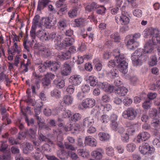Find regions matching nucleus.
<instances>
[{"label":"nucleus","mask_w":160,"mask_h":160,"mask_svg":"<svg viewBox=\"0 0 160 160\" xmlns=\"http://www.w3.org/2000/svg\"><path fill=\"white\" fill-rule=\"evenodd\" d=\"M140 152L146 157L151 159H153L154 156L155 149L153 147H150L148 143L143 142L139 148Z\"/></svg>","instance_id":"nucleus-1"},{"label":"nucleus","mask_w":160,"mask_h":160,"mask_svg":"<svg viewBox=\"0 0 160 160\" xmlns=\"http://www.w3.org/2000/svg\"><path fill=\"white\" fill-rule=\"evenodd\" d=\"M146 58L142 52L138 51H136L132 55L131 59L133 64L134 66L141 65V63L146 61Z\"/></svg>","instance_id":"nucleus-2"},{"label":"nucleus","mask_w":160,"mask_h":160,"mask_svg":"<svg viewBox=\"0 0 160 160\" xmlns=\"http://www.w3.org/2000/svg\"><path fill=\"white\" fill-rule=\"evenodd\" d=\"M122 116L125 118L129 120H133L137 117L138 112L134 108H129L123 112Z\"/></svg>","instance_id":"nucleus-3"},{"label":"nucleus","mask_w":160,"mask_h":160,"mask_svg":"<svg viewBox=\"0 0 160 160\" xmlns=\"http://www.w3.org/2000/svg\"><path fill=\"white\" fill-rule=\"evenodd\" d=\"M42 76L41 75H39L36 73H33V78L31 80L32 84L31 85V89L33 94H36L35 89H38L40 87V83L41 81V78Z\"/></svg>","instance_id":"nucleus-4"},{"label":"nucleus","mask_w":160,"mask_h":160,"mask_svg":"<svg viewBox=\"0 0 160 160\" xmlns=\"http://www.w3.org/2000/svg\"><path fill=\"white\" fill-rule=\"evenodd\" d=\"M56 23V19L49 18L43 17L40 20L39 26L43 25L47 28H50Z\"/></svg>","instance_id":"nucleus-5"},{"label":"nucleus","mask_w":160,"mask_h":160,"mask_svg":"<svg viewBox=\"0 0 160 160\" xmlns=\"http://www.w3.org/2000/svg\"><path fill=\"white\" fill-rule=\"evenodd\" d=\"M46 136L41 132H38V140L36 141L35 136H32L31 137V141L33 142V145L38 147L39 146L42 142H45L47 139Z\"/></svg>","instance_id":"nucleus-6"},{"label":"nucleus","mask_w":160,"mask_h":160,"mask_svg":"<svg viewBox=\"0 0 160 160\" xmlns=\"http://www.w3.org/2000/svg\"><path fill=\"white\" fill-rule=\"evenodd\" d=\"M82 108L80 105L78 106L79 108L82 109L83 108L85 109L92 108L95 104V100L92 98H87L83 100L81 103Z\"/></svg>","instance_id":"nucleus-7"},{"label":"nucleus","mask_w":160,"mask_h":160,"mask_svg":"<svg viewBox=\"0 0 160 160\" xmlns=\"http://www.w3.org/2000/svg\"><path fill=\"white\" fill-rule=\"evenodd\" d=\"M128 15L127 12L124 11V13L122 12L121 15H117L115 17L116 22L117 23L119 21L122 25H126L129 22V19L127 16Z\"/></svg>","instance_id":"nucleus-8"},{"label":"nucleus","mask_w":160,"mask_h":160,"mask_svg":"<svg viewBox=\"0 0 160 160\" xmlns=\"http://www.w3.org/2000/svg\"><path fill=\"white\" fill-rule=\"evenodd\" d=\"M156 42L151 40L146 42L144 46L143 52L144 53H150L153 49V46L155 45Z\"/></svg>","instance_id":"nucleus-9"},{"label":"nucleus","mask_w":160,"mask_h":160,"mask_svg":"<svg viewBox=\"0 0 160 160\" xmlns=\"http://www.w3.org/2000/svg\"><path fill=\"white\" fill-rule=\"evenodd\" d=\"M144 31L145 32L144 33V37L146 38H148V37L149 36H152V38H154V36L158 35L159 33V31L157 28H150L146 29Z\"/></svg>","instance_id":"nucleus-10"},{"label":"nucleus","mask_w":160,"mask_h":160,"mask_svg":"<svg viewBox=\"0 0 160 160\" xmlns=\"http://www.w3.org/2000/svg\"><path fill=\"white\" fill-rule=\"evenodd\" d=\"M112 53L114 56H115V60L116 62V66L120 64V63L122 62L123 61H125V59L123 56L120 54L119 50H114L113 52Z\"/></svg>","instance_id":"nucleus-11"},{"label":"nucleus","mask_w":160,"mask_h":160,"mask_svg":"<svg viewBox=\"0 0 160 160\" xmlns=\"http://www.w3.org/2000/svg\"><path fill=\"white\" fill-rule=\"evenodd\" d=\"M37 36L43 41H48L50 39L49 33L43 30H39L37 32Z\"/></svg>","instance_id":"nucleus-12"},{"label":"nucleus","mask_w":160,"mask_h":160,"mask_svg":"<svg viewBox=\"0 0 160 160\" xmlns=\"http://www.w3.org/2000/svg\"><path fill=\"white\" fill-rule=\"evenodd\" d=\"M150 137L149 133L146 132H143L140 133L137 136V141L140 143L143 141L148 140Z\"/></svg>","instance_id":"nucleus-13"},{"label":"nucleus","mask_w":160,"mask_h":160,"mask_svg":"<svg viewBox=\"0 0 160 160\" xmlns=\"http://www.w3.org/2000/svg\"><path fill=\"white\" fill-rule=\"evenodd\" d=\"M73 101L72 97L69 95H65L63 98V100L60 102V105L62 107L66 106L67 105L71 104Z\"/></svg>","instance_id":"nucleus-14"},{"label":"nucleus","mask_w":160,"mask_h":160,"mask_svg":"<svg viewBox=\"0 0 160 160\" xmlns=\"http://www.w3.org/2000/svg\"><path fill=\"white\" fill-rule=\"evenodd\" d=\"M70 79V82L75 86L80 84L82 81V78L80 76L77 75L71 76Z\"/></svg>","instance_id":"nucleus-15"},{"label":"nucleus","mask_w":160,"mask_h":160,"mask_svg":"<svg viewBox=\"0 0 160 160\" xmlns=\"http://www.w3.org/2000/svg\"><path fill=\"white\" fill-rule=\"evenodd\" d=\"M71 68L70 65L66 62L63 65L61 74L64 76H67L71 72Z\"/></svg>","instance_id":"nucleus-16"},{"label":"nucleus","mask_w":160,"mask_h":160,"mask_svg":"<svg viewBox=\"0 0 160 160\" xmlns=\"http://www.w3.org/2000/svg\"><path fill=\"white\" fill-rule=\"evenodd\" d=\"M128 92V90L124 87H118L115 90V93L119 96H125Z\"/></svg>","instance_id":"nucleus-17"},{"label":"nucleus","mask_w":160,"mask_h":160,"mask_svg":"<svg viewBox=\"0 0 160 160\" xmlns=\"http://www.w3.org/2000/svg\"><path fill=\"white\" fill-rule=\"evenodd\" d=\"M94 122V120L91 117H88L83 119L82 125L84 128H87L90 126L92 125Z\"/></svg>","instance_id":"nucleus-18"},{"label":"nucleus","mask_w":160,"mask_h":160,"mask_svg":"<svg viewBox=\"0 0 160 160\" xmlns=\"http://www.w3.org/2000/svg\"><path fill=\"white\" fill-rule=\"evenodd\" d=\"M85 142L87 145L92 147H96L97 144L96 140L90 136L86 137Z\"/></svg>","instance_id":"nucleus-19"},{"label":"nucleus","mask_w":160,"mask_h":160,"mask_svg":"<svg viewBox=\"0 0 160 160\" xmlns=\"http://www.w3.org/2000/svg\"><path fill=\"white\" fill-rule=\"evenodd\" d=\"M50 2L49 0H39L38 2L37 10L41 11Z\"/></svg>","instance_id":"nucleus-20"},{"label":"nucleus","mask_w":160,"mask_h":160,"mask_svg":"<svg viewBox=\"0 0 160 160\" xmlns=\"http://www.w3.org/2000/svg\"><path fill=\"white\" fill-rule=\"evenodd\" d=\"M119 68L120 72L124 73H126L127 71V68L128 66V63L126 61H123L122 62L120 63L117 66Z\"/></svg>","instance_id":"nucleus-21"},{"label":"nucleus","mask_w":160,"mask_h":160,"mask_svg":"<svg viewBox=\"0 0 160 160\" xmlns=\"http://www.w3.org/2000/svg\"><path fill=\"white\" fill-rule=\"evenodd\" d=\"M50 39H51L52 41L54 42L55 44L59 41H61L62 36L57 33L53 32L50 34Z\"/></svg>","instance_id":"nucleus-22"},{"label":"nucleus","mask_w":160,"mask_h":160,"mask_svg":"<svg viewBox=\"0 0 160 160\" xmlns=\"http://www.w3.org/2000/svg\"><path fill=\"white\" fill-rule=\"evenodd\" d=\"M71 56V53L69 51H67L66 52H63L61 54L58 55L57 59L58 60H64L69 59Z\"/></svg>","instance_id":"nucleus-23"},{"label":"nucleus","mask_w":160,"mask_h":160,"mask_svg":"<svg viewBox=\"0 0 160 160\" xmlns=\"http://www.w3.org/2000/svg\"><path fill=\"white\" fill-rule=\"evenodd\" d=\"M102 89L107 92L111 93L113 92L114 89V87L110 84H102Z\"/></svg>","instance_id":"nucleus-24"},{"label":"nucleus","mask_w":160,"mask_h":160,"mask_svg":"<svg viewBox=\"0 0 160 160\" xmlns=\"http://www.w3.org/2000/svg\"><path fill=\"white\" fill-rule=\"evenodd\" d=\"M102 150H101L100 152L98 150L94 151L91 153V155L96 159H100L102 157Z\"/></svg>","instance_id":"nucleus-25"},{"label":"nucleus","mask_w":160,"mask_h":160,"mask_svg":"<svg viewBox=\"0 0 160 160\" xmlns=\"http://www.w3.org/2000/svg\"><path fill=\"white\" fill-rule=\"evenodd\" d=\"M37 150L38 152L32 153V156L35 160H40V159L42 155V153L40 151V149L38 148H37Z\"/></svg>","instance_id":"nucleus-26"},{"label":"nucleus","mask_w":160,"mask_h":160,"mask_svg":"<svg viewBox=\"0 0 160 160\" xmlns=\"http://www.w3.org/2000/svg\"><path fill=\"white\" fill-rule=\"evenodd\" d=\"M37 125L38 127V129L39 130L45 129L49 130L50 129L49 126L46 124L44 120L40 122V123H38Z\"/></svg>","instance_id":"nucleus-27"},{"label":"nucleus","mask_w":160,"mask_h":160,"mask_svg":"<svg viewBox=\"0 0 160 160\" xmlns=\"http://www.w3.org/2000/svg\"><path fill=\"white\" fill-rule=\"evenodd\" d=\"M65 109V108L63 107H57L54 108L52 110V113L53 115H60L61 114H62L63 110Z\"/></svg>","instance_id":"nucleus-28"},{"label":"nucleus","mask_w":160,"mask_h":160,"mask_svg":"<svg viewBox=\"0 0 160 160\" xmlns=\"http://www.w3.org/2000/svg\"><path fill=\"white\" fill-rule=\"evenodd\" d=\"M98 5H97L95 2H93L90 5L87 6L85 8L86 10L89 12H91L98 7Z\"/></svg>","instance_id":"nucleus-29"},{"label":"nucleus","mask_w":160,"mask_h":160,"mask_svg":"<svg viewBox=\"0 0 160 160\" xmlns=\"http://www.w3.org/2000/svg\"><path fill=\"white\" fill-rule=\"evenodd\" d=\"M96 77L93 76H91L89 77L88 81L90 85L95 87L98 84V81Z\"/></svg>","instance_id":"nucleus-30"},{"label":"nucleus","mask_w":160,"mask_h":160,"mask_svg":"<svg viewBox=\"0 0 160 160\" xmlns=\"http://www.w3.org/2000/svg\"><path fill=\"white\" fill-rule=\"evenodd\" d=\"M105 152L106 154L109 156L112 157L114 155V148L110 146L107 147L106 148Z\"/></svg>","instance_id":"nucleus-31"},{"label":"nucleus","mask_w":160,"mask_h":160,"mask_svg":"<svg viewBox=\"0 0 160 160\" xmlns=\"http://www.w3.org/2000/svg\"><path fill=\"white\" fill-rule=\"evenodd\" d=\"M138 126V125L136 124H132L129 126L127 130L128 134L129 135H132L133 133L135 132V130L137 129Z\"/></svg>","instance_id":"nucleus-32"},{"label":"nucleus","mask_w":160,"mask_h":160,"mask_svg":"<svg viewBox=\"0 0 160 160\" xmlns=\"http://www.w3.org/2000/svg\"><path fill=\"white\" fill-rule=\"evenodd\" d=\"M57 146L61 149H64V146L62 142L63 140L62 137L61 136H57Z\"/></svg>","instance_id":"nucleus-33"},{"label":"nucleus","mask_w":160,"mask_h":160,"mask_svg":"<svg viewBox=\"0 0 160 160\" xmlns=\"http://www.w3.org/2000/svg\"><path fill=\"white\" fill-rule=\"evenodd\" d=\"M100 139L101 141H103L108 140L110 138L109 134L105 132H100L98 134Z\"/></svg>","instance_id":"nucleus-34"},{"label":"nucleus","mask_w":160,"mask_h":160,"mask_svg":"<svg viewBox=\"0 0 160 160\" xmlns=\"http://www.w3.org/2000/svg\"><path fill=\"white\" fill-rule=\"evenodd\" d=\"M73 41L74 39L72 38H66L63 41V42L65 47H67L72 45Z\"/></svg>","instance_id":"nucleus-35"},{"label":"nucleus","mask_w":160,"mask_h":160,"mask_svg":"<svg viewBox=\"0 0 160 160\" xmlns=\"http://www.w3.org/2000/svg\"><path fill=\"white\" fill-rule=\"evenodd\" d=\"M61 66V63L59 62H53L50 70L52 71H56Z\"/></svg>","instance_id":"nucleus-36"},{"label":"nucleus","mask_w":160,"mask_h":160,"mask_svg":"<svg viewBox=\"0 0 160 160\" xmlns=\"http://www.w3.org/2000/svg\"><path fill=\"white\" fill-rule=\"evenodd\" d=\"M54 82L56 85L57 87L59 88H62L65 86V82L63 80H61L59 81L55 80L54 81Z\"/></svg>","instance_id":"nucleus-37"},{"label":"nucleus","mask_w":160,"mask_h":160,"mask_svg":"<svg viewBox=\"0 0 160 160\" xmlns=\"http://www.w3.org/2000/svg\"><path fill=\"white\" fill-rule=\"evenodd\" d=\"M33 149L32 145L30 143L26 142L25 147L23 149V152L24 153L27 154L28 151H31Z\"/></svg>","instance_id":"nucleus-38"},{"label":"nucleus","mask_w":160,"mask_h":160,"mask_svg":"<svg viewBox=\"0 0 160 160\" xmlns=\"http://www.w3.org/2000/svg\"><path fill=\"white\" fill-rule=\"evenodd\" d=\"M66 21L65 19L62 18L58 22V27L61 29H63V28H64L66 27Z\"/></svg>","instance_id":"nucleus-39"},{"label":"nucleus","mask_w":160,"mask_h":160,"mask_svg":"<svg viewBox=\"0 0 160 160\" xmlns=\"http://www.w3.org/2000/svg\"><path fill=\"white\" fill-rule=\"evenodd\" d=\"M158 115L157 110L156 109L152 108L150 110L149 115L150 117L154 118H156Z\"/></svg>","instance_id":"nucleus-40"},{"label":"nucleus","mask_w":160,"mask_h":160,"mask_svg":"<svg viewBox=\"0 0 160 160\" xmlns=\"http://www.w3.org/2000/svg\"><path fill=\"white\" fill-rule=\"evenodd\" d=\"M94 63L95 65V68L98 71H100L102 68V65L98 60H94Z\"/></svg>","instance_id":"nucleus-41"},{"label":"nucleus","mask_w":160,"mask_h":160,"mask_svg":"<svg viewBox=\"0 0 160 160\" xmlns=\"http://www.w3.org/2000/svg\"><path fill=\"white\" fill-rule=\"evenodd\" d=\"M81 118V115L79 113H76L71 116V120L74 122H76L80 120Z\"/></svg>","instance_id":"nucleus-42"},{"label":"nucleus","mask_w":160,"mask_h":160,"mask_svg":"<svg viewBox=\"0 0 160 160\" xmlns=\"http://www.w3.org/2000/svg\"><path fill=\"white\" fill-rule=\"evenodd\" d=\"M111 38L115 42H119L120 39L119 35L118 32L114 33L112 34L110 36Z\"/></svg>","instance_id":"nucleus-43"},{"label":"nucleus","mask_w":160,"mask_h":160,"mask_svg":"<svg viewBox=\"0 0 160 160\" xmlns=\"http://www.w3.org/2000/svg\"><path fill=\"white\" fill-rule=\"evenodd\" d=\"M26 122L28 126H32L34 124V120L33 118L29 119L28 116L24 117Z\"/></svg>","instance_id":"nucleus-44"},{"label":"nucleus","mask_w":160,"mask_h":160,"mask_svg":"<svg viewBox=\"0 0 160 160\" xmlns=\"http://www.w3.org/2000/svg\"><path fill=\"white\" fill-rule=\"evenodd\" d=\"M2 156L3 160H10L11 157V153L10 151H6Z\"/></svg>","instance_id":"nucleus-45"},{"label":"nucleus","mask_w":160,"mask_h":160,"mask_svg":"<svg viewBox=\"0 0 160 160\" xmlns=\"http://www.w3.org/2000/svg\"><path fill=\"white\" fill-rule=\"evenodd\" d=\"M56 45V48L58 50H62L66 48V47L64 44V42H61V41H59L55 44Z\"/></svg>","instance_id":"nucleus-46"},{"label":"nucleus","mask_w":160,"mask_h":160,"mask_svg":"<svg viewBox=\"0 0 160 160\" xmlns=\"http://www.w3.org/2000/svg\"><path fill=\"white\" fill-rule=\"evenodd\" d=\"M98 7L96 9V12L98 14H102L105 13L106 9L103 6H99L98 5Z\"/></svg>","instance_id":"nucleus-47"},{"label":"nucleus","mask_w":160,"mask_h":160,"mask_svg":"<svg viewBox=\"0 0 160 160\" xmlns=\"http://www.w3.org/2000/svg\"><path fill=\"white\" fill-rule=\"evenodd\" d=\"M1 144L0 147V151L3 152H5L7 151L6 149L8 147V145L6 144L3 142L1 141Z\"/></svg>","instance_id":"nucleus-48"},{"label":"nucleus","mask_w":160,"mask_h":160,"mask_svg":"<svg viewBox=\"0 0 160 160\" xmlns=\"http://www.w3.org/2000/svg\"><path fill=\"white\" fill-rule=\"evenodd\" d=\"M74 85H69L66 89V91L68 93L72 94L73 93L75 89V88Z\"/></svg>","instance_id":"nucleus-49"},{"label":"nucleus","mask_w":160,"mask_h":160,"mask_svg":"<svg viewBox=\"0 0 160 160\" xmlns=\"http://www.w3.org/2000/svg\"><path fill=\"white\" fill-rule=\"evenodd\" d=\"M150 100H146L143 103L142 107L144 109H148L151 108Z\"/></svg>","instance_id":"nucleus-50"},{"label":"nucleus","mask_w":160,"mask_h":160,"mask_svg":"<svg viewBox=\"0 0 160 160\" xmlns=\"http://www.w3.org/2000/svg\"><path fill=\"white\" fill-rule=\"evenodd\" d=\"M136 145L133 143H131L127 145V149L130 152H133L135 149Z\"/></svg>","instance_id":"nucleus-51"},{"label":"nucleus","mask_w":160,"mask_h":160,"mask_svg":"<svg viewBox=\"0 0 160 160\" xmlns=\"http://www.w3.org/2000/svg\"><path fill=\"white\" fill-rule=\"evenodd\" d=\"M40 16L38 15H36L34 17L33 19L32 26H36L37 27V25H40V22H39V19Z\"/></svg>","instance_id":"nucleus-52"},{"label":"nucleus","mask_w":160,"mask_h":160,"mask_svg":"<svg viewBox=\"0 0 160 160\" xmlns=\"http://www.w3.org/2000/svg\"><path fill=\"white\" fill-rule=\"evenodd\" d=\"M41 50L43 52V53L47 57L50 56L52 54L51 51L49 49L46 48H43Z\"/></svg>","instance_id":"nucleus-53"},{"label":"nucleus","mask_w":160,"mask_h":160,"mask_svg":"<svg viewBox=\"0 0 160 160\" xmlns=\"http://www.w3.org/2000/svg\"><path fill=\"white\" fill-rule=\"evenodd\" d=\"M68 14L70 17L73 18L77 16V11L75 9L71 10L69 11Z\"/></svg>","instance_id":"nucleus-54"},{"label":"nucleus","mask_w":160,"mask_h":160,"mask_svg":"<svg viewBox=\"0 0 160 160\" xmlns=\"http://www.w3.org/2000/svg\"><path fill=\"white\" fill-rule=\"evenodd\" d=\"M36 28L37 27L33 26H32V28L31 30L30 33V36L33 38H34L36 36H37V32L36 33L35 32V30Z\"/></svg>","instance_id":"nucleus-55"},{"label":"nucleus","mask_w":160,"mask_h":160,"mask_svg":"<svg viewBox=\"0 0 160 160\" xmlns=\"http://www.w3.org/2000/svg\"><path fill=\"white\" fill-rule=\"evenodd\" d=\"M51 82L46 77L43 78L42 80V83L43 86L45 87L50 84Z\"/></svg>","instance_id":"nucleus-56"},{"label":"nucleus","mask_w":160,"mask_h":160,"mask_svg":"<svg viewBox=\"0 0 160 160\" xmlns=\"http://www.w3.org/2000/svg\"><path fill=\"white\" fill-rule=\"evenodd\" d=\"M71 115V112L70 111L65 110V109L63 110L62 114V117L65 118H69Z\"/></svg>","instance_id":"nucleus-57"},{"label":"nucleus","mask_w":160,"mask_h":160,"mask_svg":"<svg viewBox=\"0 0 160 160\" xmlns=\"http://www.w3.org/2000/svg\"><path fill=\"white\" fill-rule=\"evenodd\" d=\"M108 74H111L113 78L118 77V71L113 68L111 70V71Z\"/></svg>","instance_id":"nucleus-58"},{"label":"nucleus","mask_w":160,"mask_h":160,"mask_svg":"<svg viewBox=\"0 0 160 160\" xmlns=\"http://www.w3.org/2000/svg\"><path fill=\"white\" fill-rule=\"evenodd\" d=\"M64 144L65 147V148L67 149L72 151H74L76 150L75 148L71 144H70L68 142H65Z\"/></svg>","instance_id":"nucleus-59"},{"label":"nucleus","mask_w":160,"mask_h":160,"mask_svg":"<svg viewBox=\"0 0 160 160\" xmlns=\"http://www.w3.org/2000/svg\"><path fill=\"white\" fill-rule=\"evenodd\" d=\"M157 60L156 56H152L151 59V61L149 62L150 66H153L157 64Z\"/></svg>","instance_id":"nucleus-60"},{"label":"nucleus","mask_w":160,"mask_h":160,"mask_svg":"<svg viewBox=\"0 0 160 160\" xmlns=\"http://www.w3.org/2000/svg\"><path fill=\"white\" fill-rule=\"evenodd\" d=\"M12 153L14 154H19L20 150L17 146H12L11 148Z\"/></svg>","instance_id":"nucleus-61"},{"label":"nucleus","mask_w":160,"mask_h":160,"mask_svg":"<svg viewBox=\"0 0 160 160\" xmlns=\"http://www.w3.org/2000/svg\"><path fill=\"white\" fill-rule=\"evenodd\" d=\"M137 43H129V42H127V48L129 49H135L136 48V44Z\"/></svg>","instance_id":"nucleus-62"},{"label":"nucleus","mask_w":160,"mask_h":160,"mask_svg":"<svg viewBox=\"0 0 160 160\" xmlns=\"http://www.w3.org/2000/svg\"><path fill=\"white\" fill-rule=\"evenodd\" d=\"M53 63V61H47L44 63L43 68L45 69V68H49L50 69H51Z\"/></svg>","instance_id":"nucleus-63"},{"label":"nucleus","mask_w":160,"mask_h":160,"mask_svg":"<svg viewBox=\"0 0 160 160\" xmlns=\"http://www.w3.org/2000/svg\"><path fill=\"white\" fill-rule=\"evenodd\" d=\"M101 121L103 123H106L109 120V118L107 115H103L101 117Z\"/></svg>","instance_id":"nucleus-64"}]
</instances>
